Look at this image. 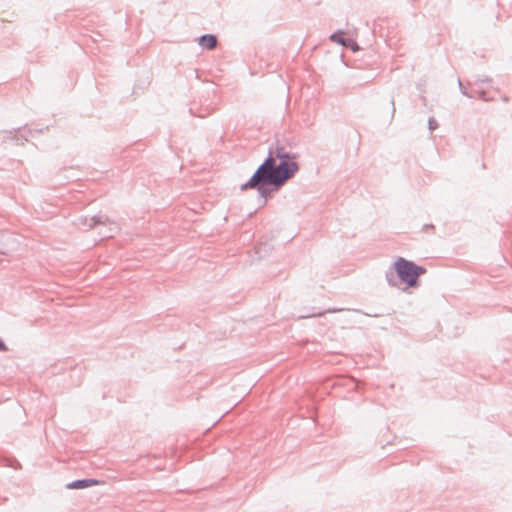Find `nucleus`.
<instances>
[{"label": "nucleus", "instance_id": "1", "mask_svg": "<svg viewBox=\"0 0 512 512\" xmlns=\"http://www.w3.org/2000/svg\"><path fill=\"white\" fill-rule=\"evenodd\" d=\"M298 154L276 142L269 145L267 154L251 177L240 186L241 191L256 190L265 206L268 197L278 192L299 171Z\"/></svg>", "mask_w": 512, "mask_h": 512}, {"label": "nucleus", "instance_id": "2", "mask_svg": "<svg viewBox=\"0 0 512 512\" xmlns=\"http://www.w3.org/2000/svg\"><path fill=\"white\" fill-rule=\"evenodd\" d=\"M426 271L424 266L399 256L385 272V278L391 287L399 288L400 284H404L405 287L402 288V291L406 292L408 288L420 286L419 277Z\"/></svg>", "mask_w": 512, "mask_h": 512}, {"label": "nucleus", "instance_id": "3", "mask_svg": "<svg viewBox=\"0 0 512 512\" xmlns=\"http://www.w3.org/2000/svg\"><path fill=\"white\" fill-rule=\"evenodd\" d=\"M77 225L85 231L94 229L100 225L108 226L107 230L103 232V236L106 238L112 237L115 233H118V225L109 219L105 214L99 213L94 216H81L78 218Z\"/></svg>", "mask_w": 512, "mask_h": 512}, {"label": "nucleus", "instance_id": "4", "mask_svg": "<svg viewBox=\"0 0 512 512\" xmlns=\"http://www.w3.org/2000/svg\"><path fill=\"white\" fill-rule=\"evenodd\" d=\"M101 481L96 478H81L75 479L65 485L66 489L69 490H83L95 485L100 484Z\"/></svg>", "mask_w": 512, "mask_h": 512}, {"label": "nucleus", "instance_id": "5", "mask_svg": "<svg viewBox=\"0 0 512 512\" xmlns=\"http://www.w3.org/2000/svg\"><path fill=\"white\" fill-rule=\"evenodd\" d=\"M218 37L216 34L206 33L197 38L199 46L204 50H212L216 47Z\"/></svg>", "mask_w": 512, "mask_h": 512}, {"label": "nucleus", "instance_id": "6", "mask_svg": "<svg viewBox=\"0 0 512 512\" xmlns=\"http://www.w3.org/2000/svg\"><path fill=\"white\" fill-rule=\"evenodd\" d=\"M14 131L16 132L15 134H13L12 131H9V134H11L9 139L16 141V142L19 140L28 141L29 137L32 136V131L30 129L26 130V128H23V129L18 128V129H14Z\"/></svg>", "mask_w": 512, "mask_h": 512}, {"label": "nucleus", "instance_id": "7", "mask_svg": "<svg viewBox=\"0 0 512 512\" xmlns=\"http://www.w3.org/2000/svg\"><path fill=\"white\" fill-rule=\"evenodd\" d=\"M340 311H342V309H339V308H327V309L322 310V311L313 312L312 314H301V315L298 316V319L317 318V317H322V316H324L327 313H336V312H340Z\"/></svg>", "mask_w": 512, "mask_h": 512}, {"label": "nucleus", "instance_id": "8", "mask_svg": "<svg viewBox=\"0 0 512 512\" xmlns=\"http://www.w3.org/2000/svg\"><path fill=\"white\" fill-rule=\"evenodd\" d=\"M344 34H345L344 30H342V29H338V30H336L335 32H333V33L330 35L329 39H330L333 43H336V44H338V45H340V46L344 47V46H345V44H346V39H348V38H349V37H345V36H344Z\"/></svg>", "mask_w": 512, "mask_h": 512}, {"label": "nucleus", "instance_id": "9", "mask_svg": "<svg viewBox=\"0 0 512 512\" xmlns=\"http://www.w3.org/2000/svg\"><path fill=\"white\" fill-rule=\"evenodd\" d=\"M470 93L474 94V98L477 97L485 102H491L494 100V98L487 96V92L482 86H476L470 91Z\"/></svg>", "mask_w": 512, "mask_h": 512}, {"label": "nucleus", "instance_id": "10", "mask_svg": "<svg viewBox=\"0 0 512 512\" xmlns=\"http://www.w3.org/2000/svg\"><path fill=\"white\" fill-rule=\"evenodd\" d=\"M213 111H214V109L206 107L205 109H203V111H201L200 113L197 114L194 112V109L192 107L189 108L190 115L194 116V117H199V118H205L208 115H210Z\"/></svg>", "mask_w": 512, "mask_h": 512}, {"label": "nucleus", "instance_id": "11", "mask_svg": "<svg viewBox=\"0 0 512 512\" xmlns=\"http://www.w3.org/2000/svg\"><path fill=\"white\" fill-rule=\"evenodd\" d=\"M344 48H348L353 52H356L360 49L359 44L351 37L346 39V44Z\"/></svg>", "mask_w": 512, "mask_h": 512}, {"label": "nucleus", "instance_id": "12", "mask_svg": "<svg viewBox=\"0 0 512 512\" xmlns=\"http://www.w3.org/2000/svg\"><path fill=\"white\" fill-rule=\"evenodd\" d=\"M458 86H459V90L462 95H464L468 98H474V94L470 93V91L463 85V83L460 79H458Z\"/></svg>", "mask_w": 512, "mask_h": 512}, {"label": "nucleus", "instance_id": "13", "mask_svg": "<svg viewBox=\"0 0 512 512\" xmlns=\"http://www.w3.org/2000/svg\"><path fill=\"white\" fill-rule=\"evenodd\" d=\"M439 127L438 121L434 117L428 118V129L432 133Z\"/></svg>", "mask_w": 512, "mask_h": 512}, {"label": "nucleus", "instance_id": "14", "mask_svg": "<svg viewBox=\"0 0 512 512\" xmlns=\"http://www.w3.org/2000/svg\"><path fill=\"white\" fill-rule=\"evenodd\" d=\"M481 80H482V78L479 75H475V76H473L472 80L467 81V85L469 87L482 86Z\"/></svg>", "mask_w": 512, "mask_h": 512}, {"label": "nucleus", "instance_id": "15", "mask_svg": "<svg viewBox=\"0 0 512 512\" xmlns=\"http://www.w3.org/2000/svg\"><path fill=\"white\" fill-rule=\"evenodd\" d=\"M390 103H391V119H390V121H392L394 118V115H395V111H396L395 102H394L393 97L391 98Z\"/></svg>", "mask_w": 512, "mask_h": 512}, {"label": "nucleus", "instance_id": "16", "mask_svg": "<svg viewBox=\"0 0 512 512\" xmlns=\"http://www.w3.org/2000/svg\"><path fill=\"white\" fill-rule=\"evenodd\" d=\"M8 350V346L6 345L4 340L0 338V352H7Z\"/></svg>", "mask_w": 512, "mask_h": 512}, {"label": "nucleus", "instance_id": "17", "mask_svg": "<svg viewBox=\"0 0 512 512\" xmlns=\"http://www.w3.org/2000/svg\"><path fill=\"white\" fill-rule=\"evenodd\" d=\"M481 83L490 85L493 83V79L491 77L486 76L482 78Z\"/></svg>", "mask_w": 512, "mask_h": 512}, {"label": "nucleus", "instance_id": "18", "mask_svg": "<svg viewBox=\"0 0 512 512\" xmlns=\"http://www.w3.org/2000/svg\"><path fill=\"white\" fill-rule=\"evenodd\" d=\"M435 229L434 225L433 224H425L423 225V230L424 231H431L433 232Z\"/></svg>", "mask_w": 512, "mask_h": 512}, {"label": "nucleus", "instance_id": "19", "mask_svg": "<svg viewBox=\"0 0 512 512\" xmlns=\"http://www.w3.org/2000/svg\"><path fill=\"white\" fill-rule=\"evenodd\" d=\"M502 100H503L505 103H507V102H509V97H508V96H506V95H504V96L502 97Z\"/></svg>", "mask_w": 512, "mask_h": 512}, {"label": "nucleus", "instance_id": "20", "mask_svg": "<svg viewBox=\"0 0 512 512\" xmlns=\"http://www.w3.org/2000/svg\"><path fill=\"white\" fill-rule=\"evenodd\" d=\"M14 462L16 463L17 466H13L14 468H18V466H20L18 460H14Z\"/></svg>", "mask_w": 512, "mask_h": 512}]
</instances>
